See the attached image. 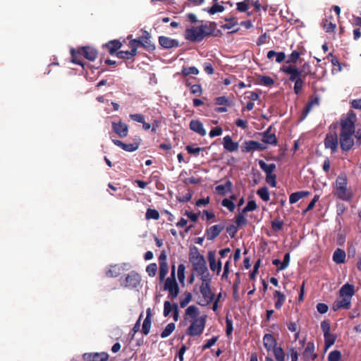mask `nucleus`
Here are the masks:
<instances>
[{
    "instance_id": "nucleus-1",
    "label": "nucleus",
    "mask_w": 361,
    "mask_h": 361,
    "mask_svg": "<svg viewBox=\"0 0 361 361\" xmlns=\"http://www.w3.org/2000/svg\"><path fill=\"white\" fill-rule=\"evenodd\" d=\"M357 116L353 110L340 119L341 130L339 133V145L343 152L350 151L355 145V123Z\"/></svg>"
},
{
    "instance_id": "nucleus-2",
    "label": "nucleus",
    "mask_w": 361,
    "mask_h": 361,
    "mask_svg": "<svg viewBox=\"0 0 361 361\" xmlns=\"http://www.w3.org/2000/svg\"><path fill=\"white\" fill-rule=\"evenodd\" d=\"M199 309L195 305L189 306L185 312V320L190 317V324L185 334L190 336H199L202 334L206 325V315L198 317Z\"/></svg>"
},
{
    "instance_id": "nucleus-3",
    "label": "nucleus",
    "mask_w": 361,
    "mask_h": 361,
    "mask_svg": "<svg viewBox=\"0 0 361 361\" xmlns=\"http://www.w3.org/2000/svg\"><path fill=\"white\" fill-rule=\"evenodd\" d=\"M189 260L192 263V270L200 276V279L204 276H211L204 256L200 255L197 249L190 253Z\"/></svg>"
},
{
    "instance_id": "nucleus-4",
    "label": "nucleus",
    "mask_w": 361,
    "mask_h": 361,
    "mask_svg": "<svg viewBox=\"0 0 361 361\" xmlns=\"http://www.w3.org/2000/svg\"><path fill=\"white\" fill-rule=\"evenodd\" d=\"M348 179L345 174L339 175L336 180V186L334 190V195L338 199L350 202L353 197L352 192L348 189Z\"/></svg>"
},
{
    "instance_id": "nucleus-5",
    "label": "nucleus",
    "mask_w": 361,
    "mask_h": 361,
    "mask_svg": "<svg viewBox=\"0 0 361 361\" xmlns=\"http://www.w3.org/2000/svg\"><path fill=\"white\" fill-rule=\"evenodd\" d=\"M164 290L169 292L168 297L171 300L176 298L179 294L180 288L176 279L175 265L171 267L170 276L164 281Z\"/></svg>"
},
{
    "instance_id": "nucleus-6",
    "label": "nucleus",
    "mask_w": 361,
    "mask_h": 361,
    "mask_svg": "<svg viewBox=\"0 0 361 361\" xmlns=\"http://www.w3.org/2000/svg\"><path fill=\"white\" fill-rule=\"evenodd\" d=\"M202 284L200 286V291L204 298V300L205 301V305H209L211 303L215 297L214 293L212 291L211 289V276H204V279H202Z\"/></svg>"
},
{
    "instance_id": "nucleus-7",
    "label": "nucleus",
    "mask_w": 361,
    "mask_h": 361,
    "mask_svg": "<svg viewBox=\"0 0 361 361\" xmlns=\"http://www.w3.org/2000/svg\"><path fill=\"white\" fill-rule=\"evenodd\" d=\"M281 70L289 75L288 80L293 82H296L298 80H300L302 78H305L310 74V71H302L293 65H289L288 66L283 67Z\"/></svg>"
},
{
    "instance_id": "nucleus-8",
    "label": "nucleus",
    "mask_w": 361,
    "mask_h": 361,
    "mask_svg": "<svg viewBox=\"0 0 361 361\" xmlns=\"http://www.w3.org/2000/svg\"><path fill=\"white\" fill-rule=\"evenodd\" d=\"M140 282V275L138 273L132 271L126 276L125 279L121 281V285L126 288H134L137 287Z\"/></svg>"
},
{
    "instance_id": "nucleus-9",
    "label": "nucleus",
    "mask_w": 361,
    "mask_h": 361,
    "mask_svg": "<svg viewBox=\"0 0 361 361\" xmlns=\"http://www.w3.org/2000/svg\"><path fill=\"white\" fill-rule=\"evenodd\" d=\"M184 37L186 40L192 42H200L203 40L202 32L198 26L187 28L184 33Z\"/></svg>"
},
{
    "instance_id": "nucleus-10",
    "label": "nucleus",
    "mask_w": 361,
    "mask_h": 361,
    "mask_svg": "<svg viewBox=\"0 0 361 361\" xmlns=\"http://www.w3.org/2000/svg\"><path fill=\"white\" fill-rule=\"evenodd\" d=\"M339 138L336 133H328L324 140L326 149H330L331 154H335L338 151Z\"/></svg>"
},
{
    "instance_id": "nucleus-11",
    "label": "nucleus",
    "mask_w": 361,
    "mask_h": 361,
    "mask_svg": "<svg viewBox=\"0 0 361 361\" xmlns=\"http://www.w3.org/2000/svg\"><path fill=\"white\" fill-rule=\"evenodd\" d=\"M173 313V319L175 322L179 319V310L178 305L177 303L171 304L169 301L166 300L164 302V312L163 314L165 317L169 316L171 313Z\"/></svg>"
},
{
    "instance_id": "nucleus-12",
    "label": "nucleus",
    "mask_w": 361,
    "mask_h": 361,
    "mask_svg": "<svg viewBox=\"0 0 361 361\" xmlns=\"http://www.w3.org/2000/svg\"><path fill=\"white\" fill-rule=\"evenodd\" d=\"M111 140L116 146L119 147L124 151L129 152H135L139 148L141 141L140 138H137L134 140L133 143L126 144L120 140L112 139Z\"/></svg>"
},
{
    "instance_id": "nucleus-13",
    "label": "nucleus",
    "mask_w": 361,
    "mask_h": 361,
    "mask_svg": "<svg viewBox=\"0 0 361 361\" xmlns=\"http://www.w3.org/2000/svg\"><path fill=\"white\" fill-rule=\"evenodd\" d=\"M267 148L266 145L255 140L245 141L241 145V150L243 152H249L255 150L262 151Z\"/></svg>"
},
{
    "instance_id": "nucleus-14",
    "label": "nucleus",
    "mask_w": 361,
    "mask_h": 361,
    "mask_svg": "<svg viewBox=\"0 0 361 361\" xmlns=\"http://www.w3.org/2000/svg\"><path fill=\"white\" fill-rule=\"evenodd\" d=\"M225 226L223 224L214 225L207 228L204 237L208 240H214L224 230Z\"/></svg>"
},
{
    "instance_id": "nucleus-15",
    "label": "nucleus",
    "mask_w": 361,
    "mask_h": 361,
    "mask_svg": "<svg viewBox=\"0 0 361 361\" xmlns=\"http://www.w3.org/2000/svg\"><path fill=\"white\" fill-rule=\"evenodd\" d=\"M111 128L113 131L121 138L126 137L128 134V125L121 121L112 122Z\"/></svg>"
},
{
    "instance_id": "nucleus-16",
    "label": "nucleus",
    "mask_w": 361,
    "mask_h": 361,
    "mask_svg": "<svg viewBox=\"0 0 361 361\" xmlns=\"http://www.w3.org/2000/svg\"><path fill=\"white\" fill-rule=\"evenodd\" d=\"M71 54L72 55V62L74 63H78L83 66V63L82 59L85 58L87 59H89L88 51L87 49L85 47L81 48L80 50L76 51L75 49H72L71 50Z\"/></svg>"
},
{
    "instance_id": "nucleus-17",
    "label": "nucleus",
    "mask_w": 361,
    "mask_h": 361,
    "mask_svg": "<svg viewBox=\"0 0 361 361\" xmlns=\"http://www.w3.org/2000/svg\"><path fill=\"white\" fill-rule=\"evenodd\" d=\"M314 343L313 342H308L302 353L304 361L314 360L317 357V354L314 353Z\"/></svg>"
},
{
    "instance_id": "nucleus-18",
    "label": "nucleus",
    "mask_w": 361,
    "mask_h": 361,
    "mask_svg": "<svg viewBox=\"0 0 361 361\" xmlns=\"http://www.w3.org/2000/svg\"><path fill=\"white\" fill-rule=\"evenodd\" d=\"M341 299L336 300L333 303L332 308L334 311H337L341 309L349 310L351 307V300L352 298H348L346 297L340 296Z\"/></svg>"
},
{
    "instance_id": "nucleus-19",
    "label": "nucleus",
    "mask_w": 361,
    "mask_h": 361,
    "mask_svg": "<svg viewBox=\"0 0 361 361\" xmlns=\"http://www.w3.org/2000/svg\"><path fill=\"white\" fill-rule=\"evenodd\" d=\"M159 43L164 49H171L180 46L179 42L177 39H171L166 36H159Z\"/></svg>"
},
{
    "instance_id": "nucleus-20",
    "label": "nucleus",
    "mask_w": 361,
    "mask_h": 361,
    "mask_svg": "<svg viewBox=\"0 0 361 361\" xmlns=\"http://www.w3.org/2000/svg\"><path fill=\"white\" fill-rule=\"evenodd\" d=\"M262 141L268 145L276 146L277 145V139L274 133H271V126H269L264 132L262 133Z\"/></svg>"
},
{
    "instance_id": "nucleus-21",
    "label": "nucleus",
    "mask_w": 361,
    "mask_h": 361,
    "mask_svg": "<svg viewBox=\"0 0 361 361\" xmlns=\"http://www.w3.org/2000/svg\"><path fill=\"white\" fill-rule=\"evenodd\" d=\"M263 344L267 351H273L276 348L277 341L273 335L266 334L263 337Z\"/></svg>"
},
{
    "instance_id": "nucleus-22",
    "label": "nucleus",
    "mask_w": 361,
    "mask_h": 361,
    "mask_svg": "<svg viewBox=\"0 0 361 361\" xmlns=\"http://www.w3.org/2000/svg\"><path fill=\"white\" fill-rule=\"evenodd\" d=\"M223 146L229 152H236L239 147L238 142H233L230 135H226L224 137Z\"/></svg>"
},
{
    "instance_id": "nucleus-23",
    "label": "nucleus",
    "mask_w": 361,
    "mask_h": 361,
    "mask_svg": "<svg viewBox=\"0 0 361 361\" xmlns=\"http://www.w3.org/2000/svg\"><path fill=\"white\" fill-rule=\"evenodd\" d=\"M122 45L123 44L120 40L114 39L109 41L106 44L103 45V47L108 49V51L111 55H116V53L121 48Z\"/></svg>"
},
{
    "instance_id": "nucleus-24",
    "label": "nucleus",
    "mask_w": 361,
    "mask_h": 361,
    "mask_svg": "<svg viewBox=\"0 0 361 361\" xmlns=\"http://www.w3.org/2000/svg\"><path fill=\"white\" fill-rule=\"evenodd\" d=\"M208 260L209 263V267L212 271H216V274H219L221 271V262L219 260L216 262L215 254L213 252H209Z\"/></svg>"
},
{
    "instance_id": "nucleus-25",
    "label": "nucleus",
    "mask_w": 361,
    "mask_h": 361,
    "mask_svg": "<svg viewBox=\"0 0 361 361\" xmlns=\"http://www.w3.org/2000/svg\"><path fill=\"white\" fill-rule=\"evenodd\" d=\"M150 38V34L147 31L145 30L142 33V47L149 52L153 51L156 48Z\"/></svg>"
},
{
    "instance_id": "nucleus-26",
    "label": "nucleus",
    "mask_w": 361,
    "mask_h": 361,
    "mask_svg": "<svg viewBox=\"0 0 361 361\" xmlns=\"http://www.w3.org/2000/svg\"><path fill=\"white\" fill-rule=\"evenodd\" d=\"M190 129L201 136H204L207 133L203 124L199 120H192L190 122Z\"/></svg>"
},
{
    "instance_id": "nucleus-27",
    "label": "nucleus",
    "mask_w": 361,
    "mask_h": 361,
    "mask_svg": "<svg viewBox=\"0 0 361 361\" xmlns=\"http://www.w3.org/2000/svg\"><path fill=\"white\" fill-rule=\"evenodd\" d=\"M355 294V286L353 284L345 283L339 290V296L352 298Z\"/></svg>"
},
{
    "instance_id": "nucleus-28",
    "label": "nucleus",
    "mask_w": 361,
    "mask_h": 361,
    "mask_svg": "<svg viewBox=\"0 0 361 361\" xmlns=\"http://www.w3.org/2000/svg\"><path fill=\"white\" fill-rule=\"evenodd\" d=\"M147 315L145 319H144L142 332L144 335H147L149 333L151 324H152V313L151 309L148 308L146 311Z\"/></svg>"
},
{
    "instance_id": "nucleus-29",
    "label": "nucleus",
    "mask_w": 361,
    "mask_h": 361,
    "mask_svg": "<svg viewBox=\"0 0 361 361\" xmlns=\"http://www.w3.org/2000/svg\"><path fill=\"white\" fill-rule=\"evenodd\" d=\"M319 99L317 97H311L307 105L305 106V109L302 111V119H304L307 114L310 112L312 110V108L314 105H319Z\"/></svg>"
},
{
    "instance_id": "nucleus-30",
    "label": "nucleus",
    "mask_w": 361,
    "mask_h": 361,
    "mask_svg": "<svg viewBox=\"0 0 361 361\" xmlns=\"http://www.w3.org/2000/svg\"><path fill=\"white\" fill-rule=\"evenodd\" d=\"M345 252L343 250L337 248L333 255V260L336 264H342L345 262Z\"/></svg>"
},
{
    "instance_id": "nucleus-31",
    "label": "nucleus",
    "mask_w": 361,
    "mask_h": 361,
    "mask_svg": "<svg viewBox=\"0 0 361 361\" xmlns=\"http://www.w3.org/2000/svg\"><path fill=\"white\" fill-rule=\"evenodd\" d=\"M274 298L276 300L275 302V308L276 310H280L286 301L285 295L279 290H275L274 293Z\"/></svg>"
},
{
    "instance_id": "nucleus-32",
    "label": "nucleus",
    "mask_w": 361,
    "mask_h": 361,
    "mask_svg": "<svg viewBox=\"0 0 361 361\" xmlns=\"http://www.w3.org/2000/svg\"><path fill=\"white\" fill-rule=\"evenodd\" d=\"M259 166L260 169L266 173V175L271 174L276 169V164L274 163L267 164L264 161L259 160Z\"/></svg>"
},
{
    "instance_id": "nucleus-33",
    "label": "nucleus",
    "mask_w": 361,
    "mask_h": 361,
    "mask_svg": "<svg viewBox=\"0 0 361 361\" xmlns=\"http://www.w3.org/2000/svg\"><path fill=\"white\" fill-rule=\"evenodd\" d=\"M200 73L199 70L195 66L190 67H183L181 72L178 73V75H182L183 78L188 77L189 75H198Z\"/></svg>"
},
{
    "instance_id": "nucleus-34",
    "label": "nucleus",
    "mask_w": 361,
    "mask_h": 361,
    "mask_svg": "<svg viewBox=\"0 0 361 361\" xmlns=\"http://www.w3.org/2000/svg\"><path fill=\"white\" fill-rule=\"evenodd\" d=\"M192 295L190 292H185L183 294V297L180 298V307L181 308L185 307L192 300Z\"/></svg>"
},
{
    "instance_id": "nucleus-35",
    "label": "nucleus",
    "mask_w": 361,
    "mask_h": 361,
    "mask_svg": "<svg viewBox=\"0 0 361 361\" xmlns=\"http://www.w3.org/2000/svg\"><path fill=\"white\" fill-rule=\"evenodd\" d=\"M169 272L168 264H159V280L160 283L164 282L166 279V276Z\"/></svg>"
},
{
    "instance_id": "nucleus-36",
    "label": "nucleus",
    "mask_w": 361,
    "mask_h": 361,
    "mask_svg": "<svg viewBox=\"0 0 361 361\" xmlns=\"http://www.w3.org/2000/svg\"><path fill=\"white\" fill-rule=\"evenodd\" d=\"M169 272L168 264H159V280L160 283L164 282L166 279V276Z\"/></svg>"
},
{
    "instance_id": "nucleus-37",
    "label": "nucleus",
    "mask_w": 361,
    "mask_h": 361,
    "mask_svg": "<svg viewBox=\"0 0 361 361\" xmlns=\"http://www.w3.org/2000/svg\"><path fill=\"white\" fill-rule=\"evenodd\" d=\"M235 197L234 195L231 196L230 199L225 198L222 200L221 204L222 206L226 207L230 212H233L235 205L232 201V200H235Z\"/></svg>"
},
{
    "instance_id": "nucleus-38",
    "label": "nucleus",
    "mask_w": 361,
    "mask_h": 361,
    "mask_svg": "<svg viewBox=\"0 0 361 361\" xmlns=\"http://www.w3.org/2000/svg\"><path fill=\"white\" fill-rule=\"evenodd\" d=\"M274 357L276 361H285L286 360V354L284 350L281 347H277L273 351Z\"/></svg>"
},
{
    "instance_id": "nucleus-39",
    "label": "nucleus",
    "mask_w": 361,
    "mask_h": 361,
    "mask_svg": "<svg viewBox=\"0 0 361 361\" xmlns=\"http://www.w3.org/2000/svg\"><path fill=\"white\" fill-rule=\"evenodd\" d=\"M257 194L264 202H268L270 199L269 192L266 186L258 189L257 191Z\"/></svg>"
},
{
    "instance_id": "nucleus-40",
    "label": "nucleus",
    "mask_w": 361,
    "mask_h": 361,
    "mask_svg": "<svg viewBox=\"0 0 361 361\" xmlns=\"http://www.w3.org/2000/svg\"><path fill=\"white\" fill-rule=\"evenodd\" d=\"M116 56L121 59H131L135 56V51H119L116 53Z\"/></svg>"
},
{
    "instance_id": "nucleus-41",
    "label": "nucleus",
    "mask_w": 361,
    "mask_h": 361,
    "mask_svg": "<svg viewBox=\"0 0 361 361\" xmlns=\"http://www.w3.org/2000/svg\"><path fill=\"white\" fill-rule=\"evenodd\" d=\"M176 325L174 323H169L167 324V326L165 327V329L161 331V337L162 338H166L169 336L173 331L175 330Z\"/></svg>"
},
{
    "instance_id": "nucleus-42",
    "label": "nucleus",
    "mask_w": 361,
    "mask_h": 361,
    "mask_svg": "<svg viewBox=\"0 0 361 361\" xmlns=\"http://www.w3.org/2000/svg\"><path fill=\"white\" fill-rule=\"evenodd\" d=\"M121 271V267L118 265L111 266L110 269L106 271V276L109 277H117L120 275Z\"/></svg>"
},
{
    "instance_id": "nucleus-43",
    "label": "nucleus",
    "mask_w": 361,
    "mask_h": 361,
    "mask_svg": "<svg viewBox=\"0 0 361 361\" xmlns=\"http://www.w3.org/2000/svg\"><path fill=\"white\" fill-rule=\"evenodd\" d=\"M109 359V355L106 353H92V361H106Z\"/></svg>"
},
{
    "instance_id": "nucleus-44",
    "label": "nucleus",
    "mask_w": 361,
    "mask_h": 361,
    "mask_svg": "<svg viewBox=\"0 0 361 361\" xmlns=\"http://www.w3.org/2000/svg\"><path fill=\"white\" fill-rule=\"evenodd\" d=\"M322 26H323L324 30L326 32H334V30L336 29V27L335 23H331L328 19H324L323 20Z\"/></svg>"
},
{
    "instance_id": "nucleus-45",
    "label": "nucleus",
    "mask_w": 361,
    "mask_h": 361,
    "mask_svg": "<svg viewBox=\"0 0 361 361\" xmlns=\"http://www.w3.org/2000/svg\"><path fill=\"white\" fill-rule=\"evenodd\" d=\"M245 213H243V212L242 211L238 215L235 216V224L238 227H240L247 224V220L245 216Z\"/></svg>"
},
{
    "instance_id": "nucleus-46",
    "label": "nucleus",
    "mask_w": 361,
    "mask_h": 361,
    "mask_svg": "<svg viewBox=\"0 0 361 361\" xmlns=\"http://www.w3.org/2000/svg\"><path fill=\"white\" fill-rule=\"evenodd\" d=\"M145 217L147 219H154L158 220L159 219V213L154 209H147Z\"/></svg>"
},
{
    "instance_id": "nucleus-47",
    "label": "nucleus",
    "mask_w": 361,
    "mask_h": 361,
    "mask_svg": "<svg viewBox=\"0 0 361 361\" xmlns=\"http://www.w3.org/2000/svg\"><path fill=\"white\" fill-rule=\"evenodd\" d=\"M198 27H200V29H201V31H202V35H203V39L207 36L212 35L213 34V32H214V27L209 26L206 24L201 25Z\"/></svg>"
},
{
    "instance_id": "nucleus-48",
    "label": "nucleus",
    "mask_w": 361,
    "mask_h": 361,
    "mask_svg": "<svg viewBox=\"0 0 361 361\" xmlns=\"http://www.w3.org/2000/svg\"><path fill=\"white\" fill-rule=\"evenodd\" d=\"M341 356L342 355L341 351L334 350L329 353L327 360L328 361H341Z\"/></svg>"
},
{
    "instance_id": "nucleus-49",
    "label": "nucleus",
    "mask_w": 361,
    "mask_h": 361,
    "mask_svg": "<svg viewBox=\"0 0 361 361\" xmlns=\"http://www.w3.org/2000/svg\"><path fill=\"white\" fill-rule=\"evenodd\" d=\"M324 343H325L326 348H329V347L331 346L332 345H334L336 341V336L334 334H331L330 333L327 334L326 335H324Z\"/></svg>"
},
{
    "instance_id": "nucleus-50",
    "label": "nucleus",
    "mask_w": 361,
    "mask_h": 361,
    "mask_svg": "<svg viewBox=\"0 0 361 361\" xmlns=\"http://www.w3.org/2000/svg\"><path fill=\"white\" fill-rule=\"evenodd\" d=\"M251 4V0H244L243 1L236 4L237 10L240 12H246L249 9V6Z\"/></svg>"
},
{
    "instance_id": "nucleus-51",
    "label": "nucleus",
    "mask_w": 361,
    "mask_h": 361,
    "mask_svg": "<svg viewBox=\"0 0 361 361\" xmlns=\"http://www.w3.org/2000/svg\"><path fill=\"white\" fill-rule=\"evenodd\" d=\"M224 11V7L221 5L218 4L217 3H215L212 6H211L210 8H208L207 9V11L210 15H214L216 13H219H219L223 12Z\"/></svg>"
},
{
    "instance_id": "nucleus-52",
    "label": "nucleus",
    "mask_w": 361,
    "mask_h": 361,
    "mask_svg": "<svg viewBox=\"0 0 361 361\" xmlns=\"http://www.w3.org/2000/svg\"><path fill=\"white\" fill-rule=\"evenodd\" d=\"M301 54L298 51H293L288 56L286 61L287 63H296L300 59Z\"/></svg>"
},
{
    "instance_id": "nucleus-53",
    "label": "nucleus",
    "mask_w": 361,
    "mask_h": 361,
    "mask_svg": "<svg viewBox=\"0 0 361 361\" xmlns=\"http://www.w3.org/2000/svg\"><path fill=\"white\" fill-rule=\"evenodd\" d=\"M305 78H302L301 79L298 80L296 82H294L293 90H294V92L296 94H300V92L302 90L303 85L305 84Z\"/></svg>"
},
{
    "instance_id": "nucleus-54",
    "label": "nucleus",
    "mask_w": 361,
    "mask_h": 361,
    "mask_svg": "<svg viewBox=\"0 0 361 361\" xmlns=\"http://www.w3.org/2000/svg\"><path fill=\"white\" fill-rule=\"evenodd\" d=\"M185 267L183 264H180L178 267V279L180 283H183L185 281Z\"/></svg>"
},
{
    "instance_id": "nucleus-55",
    "label": "nucleus",
    "mask_w": 361,
    "mask_h": 361,
    "mask_svg": "<svg viewBox=\"0 0 361 361\" xmlns=\"http://www.w3.org/2000/svg\"><path fill=\"white\" fill-rule=\"evenodd\" d=\"M233 331V320L228 316L226 317V336L229 337Z\"/></svg>"
},
{
    "instance_id": "nucleus-56",
    "label": "nucleus",
    "mask_w": 361,
    "mask_h": 361,
    "mask_svg": "<svg viewBox=\"0 0 361 361\" xmlns=\"http://www.w3.org/2000/svg\"><path fill=\"white\" fill-rule=\"evenodd\" d=\"M290 260V254L286 253L284 255L283 260V262H281V266H279L278 267L277 271H279L286 269L289 265Z\"/></svg>"
},
{
    "instance_id": "nucleus-57",
    "label": "nucleus",
    "mask_w": 361,
    "mask_h": 361,
    "mask_svg": "<svg viewBox=\"0 0 361 361\" xmlns=\"http://www.w3.org/2000/svg\"><path fill=\"white\" fill-rule=\"evenodd\" d=\"M157 271V265L156 263H151L146 267V272L151 277H154L156 275Z\"/></svg>"
},
{
    "instance_id": "nucleus-58",
    "label": "nucleus",
    "mask_w": 361,
    "mask_h": 361,
    "mask_svg": "<svg viewBox=\"0 0 361 361\" xmlns=\"http://www.w3.org/2000/svg\"><path fill=\"white\" fill-rule=\"evenodd\" d=\"M271 228L274 231H281L283 226V221L281 219H274L271 221Z\"/></svg>"
},
{
    "instance_id": "nucleus-59",
    "label": "nucleus",
    "mask_w": 361,
    "mask_h": 361,
    "mask_svg": "<svg viewBox=\"0 0 361 361\" xmlns=\"http://www.w3.org/2000/svg\"><path fill=\"white\" fill-rule=\"evenodd\" d=\"M257 208V203L255 200H250L247 202V205L243 209V213L252 212Z\"/></svg>"
},
{
    "instance_id": "nucleus-60",
    "label": "nucleus",
    "mask_w": 361,
    "mask_h": 361,
    "mask_svg": "<svg viewBox=\"0 0 361 361\" xmlns=\"http://www.w3.org/2000/svg\"><path fill=\"white\" fill-rule=\"evenodd\" d=\"M226 20L228 23L221 26V27L223 29L230 30L238 24V22H237V20L235 19V18H226Z\"/></svg>"
},
{
    "instance_id": "nucleus-61",
    "label": "nucleus",
    "mask_w": 361,
    "mask_h": 361,
    "mask_svg": "<svg viewBox=\"0 0 361 361\" xmlns=\"http://www.w3.org/2000/svg\"><path fill=\"white\" fill-rule=\"evenodd\" d=\"M266 182L271 187L276 186V176L274 173L266 175Z\"/></svg>"
},
{
    "instance_id": "nucleus-62",
    "label": "nucleus",
    "mask_w": 361,
    "mask_h": 361,
    "mask_svg": "<svg viewBox=\"0 0 361 361\" xmlns=\"http://www.w3.org/2000/svg\"><path fill=\"white\" fill-rule=\"evenodd\" d=\"M215 104L216 105L229 106L230 102L228 99L225 96L218 97L215 99Z\"/></svg>"
},
{
    "instance_id": "nucleus-63",
    "label": "nucleus",
    "mask_w": 361,
    "mask_h": 361,
    "mask_svg": "<svg viewBox=\"0 0 361 361\" xmlns=\"http://www.w3.org/2000/svg\"><path fill=\"white\" fill-rule=\"evenodd\" d=\"M288 356L290 357L291 361H298L299 353L295 348H290L288 349Z\"/></svg>"
},
{
    "instance_id": "nucleus-64",
    "label": "nucleus",
    "mask_w": 361,
    "mask_h": 361,
    "mask_svg": "<svg viewBox=\"0 0 361 361\" xmlns=\"http://www.w3.org/2000/svg\"><path fill=\"white\" fill-rule=\"evenodd\" d=\"M260 82L265 86H271L274 83V80L271 77L267 75L261 76Z\"/></svg>"
}]
</instances>
